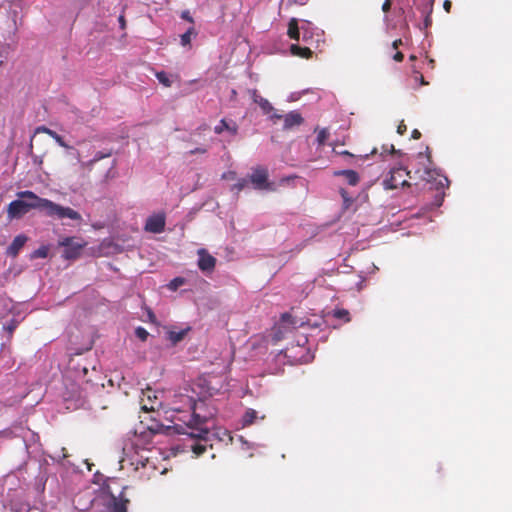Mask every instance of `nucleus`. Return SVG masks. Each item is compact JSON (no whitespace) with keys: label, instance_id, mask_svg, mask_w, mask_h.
Wrapping results in <instances>:
<instances>
[{"label":"nucleus","instance_id":"obj_1","mask_svg":"<svg viewBox=\"0 0 512 512\" xmlns=\"http://www.w3.org/2000/svg\"><path fill=\"white\" fill-rule=\"evenodd\" d=\"M17 197L19 199L10 202L7 206V216L9 219H18L32 209H39L44 211L47 216L57 217L58 219L69 218L75 221L82 219L80 213L76 210L61 206L49 199L41 198L33 191H20L17 193Z\"/></svg>","mask_w":512,"mask_h":512},{"label":"nucleus","instance_id":"obj_2","mask_svg":"<svg viewBox=\"0 0 512 512\" xmlns=\"http://www.w3.org/2000/svg\"><path fill=\"white\" fill-rule=\"evenodd\" d=\"M190 402H191V409H192V418L188 423V427L192 428V429L196 428L199 432L197 434H195L194 432H191V433H189V435L192 438L207 440V439H209L210 432L208 431V429H203L201 427V425L206 423L207 420L210 417H212V414L211 413L201 414L199 412L201 407L204 405V402L200 401L197 403V402H193L192 400H190Z\"/></svg>","mask_w":512,"mask_h":512},{"label":"nucleus","instance_id":"obj_3","mask_svg":"<svg viewBox=\"0 0 512 512\" xmlns=\"http://www.w3.org/2000/svg\"><path fill=\"white\" fill-rule=\"evenodd\" d=\"M125 489L126 487H123L119 495L116 496L109 485L103 487V492L108 496L105 501L106 512H127L129 499L124 497Z\"/></svg>","mask_w":512,"mask_h":512},{"label":"nucleus","instance_id":"obj_4","mask_svg":"<svg viewBox=\"0 0 512 512\" xmlns=\"http://www.w3.org/2000/svg\"><path fill=\"white\" fill-rule=\"evenodd\" d=\"M162 392L153 390L151 387L143 389L140 397L141 409L145 412H156L163 407L161 400Z\"/></svg>","mask_w":512,"mask_h":512},{"label":"nucleus","instance_id":"obj_5","mask_svg":"<svg viewBox=\"0 0 512 512\" xmlns=\"http://www.w3.org/2000/svg\"><path fill=\"white\" fill-rule=\"evenodd\" d=\"M111 155L110 152L108 153H104V152H101V151H98L93 159L87 161V162H79L77 167L71 172L69 173V177L71 179H75L77 183H83L86 178H87V175H86V171H91L92 168H93V165L98 162L99 160L103 159V158H106V157H109Z\"/></svg>","mask_w":512,"mask_h":512},{"label":"nucleus","instance_id":"obj_6","mask_svg":"<svg viewBox=\"0 0 512 512\" xmlns=\"http://www.w3.org/2000/svg\"><path fill=\"white\" fill-rule=\"evenodd\" d=\"M59 245L64 247L62 257L66 260H75L80 257L82 249L86 243L76 242L74 237H66L59 242Z\"/></svg>","mask_w":512,"mask_h":512},{"label":"nucleus","instance_id":"obj_7","mask_svg":"<svg viewBox=\"0 0 512 512\" xmlns=\"http://www.w3.org/2000/svg\"><path fill=\"white\" fill-rule=\"evenodd\" d=\"M123 456L120 458L119 463L121 468L126 465L134 466L138 469L139 466L145 467L149 464V457H144L139 453V450H122Z\"/></svg>","mask_w":512,"mask_h":512},{"label":"nucleus","instance_id":"obj_8","mask_svg":"<svg viewBox=\"0 0 512 512\" xmlns=\"http://www.w3.org/2000/svg\"><path fill=\"white\" fill-rule=\"evenodd\" d=\"M405 174V170L402 168L391 169L387 177L383 180L385 189L392 190L408 185V182L405 179Z\"/></svg>","mask_w":512,"mask_h":512},{"label":"nucleus","instance_id":"obj_9","mask_svg":"<svg viewBox=\"0 0 512 512\" xmlns=\"http://www.w3.org/2000/svg\"><path fill=\"white\" fill-rule=\"evenodd\" d=\"M250 180L257 189H267L269 184L268 180V170L264 167H256L253 169V172L250 176Z\"/></svg>","mask_w":512,"mask_h":512},{"label":"nucleus","instance_id":"obj_10","mask_svg":"<svg viewBox=\"0 0 512 512\" xmlns=\"http://www.w3.org/2000/svg\"><path fill=\"white\" fill-rule=\"evenodd\" d=\"M165 228V216L156 214L150 216L145 224V230L151 233H161Z\"/></svg>","mask_w":512,"mask_h":512},{"label":"nucleus","instance_id":"obj_11","mask_svg":"<svg viewBox=\"0 0 512 512\" xmlns=\"http://www.w3.org/2000/svg\"><path fill=\"white\" fill-rule=\"evenodd\" d=\"M199 260L198 267L203 272H211L214 270L216 265V259L210 255L205 249L198 251Z\"/></svg>","mask_w":512,"mask_h":512},{"label":"nucleus","instance_id":"obj_12","mask_svg":"<svg viewBox=\"0 0 512 512\" xmlns=\"http://www.w3.org/2000/svg\"><path fill=\"white\" fill-rule=\"evenodd\" d=\"M65 450H55L54 454H46L43 453V462L46 465L50 464H61L62 466H67L70 464L68 460H66L67 455L64 454Z\"/></svg>","mask_w":512,"mask_h":512},{"label":"nucleus","instance_id":"obj_13","mask_svg":"<svg viewBox=\"0 0 512 512\" xmlns=\"http://www.w3.org/2000/svg\"><path fill=\"white\" fill-rule=\"evenodd\" d=\"M28 241V237L24 234L17 235L12 243L8 246L6 250V254L10 257H16L18 256L20 250L24 247L26 242Z\"/></svg>","mask_w":512,"mask_h":512},{"label":"nucleus","instance_id":"obj_14","mask_svg":"<svg viewBox=\"0 0 512 512\" xmlns=\"http://www.w3.org/2000/svg\"><path fill=\"white\" fill-rule=\"evenodd\" d=\"M249 94L254 103L258 104L264 114H271L274 111L271 103L262 97L256 89L249 90Z\"/></svg>","mask_w":512,"mask_h":512},{"label":"nucleus","instance_id":"obj_15","mask_svg":"<svg viewBox=\"0 0 512 512\" xmlns=\"http://www.w3.org/2000/svg\"><path fill=\"white\" fill-rule=\"evenodd\" d=\"M284 130L292 129L295 126H299L303 123L304 119L300 113L296 111H291L287 115L284 116Z\"/></svg>","mask_w":512,"mask_h":512},{"label":"nucleus","instance_id":"obj_16","mask_svg":"<svg viewBox=\"0 0 512 512\" xmlns=\"http://www.w3.org/2000/svg\"><path fill=\"white\" fill-rule=\"evenodd\" d=\"M224 131H228L234 136L238 133V125L232 120L227 121L226 119H221L219 124L214 127V132L216 134H221Z\"/></svg>","mask_w":512,"mask_h":512},{"label":"nucleus","instance_id":"obj_17","mask_svg":"<svg viewBox=\"0 0 512 512\" xmlns=\"http://www.w3.org/2000/svg\"><path fill=\"white\" fill-rule=\"evenodd\" d=\"M333 175L336 177L343 176L351 186H356L360 181L358 173L354 170H337L333 172Z\"/></svg>","mask_w":512,"mask_h":512},{"label":"nucleus","instance_id":"obj_18","mask_svg":"<svg viewBox=\"0 0 512 512\" xmlns=\"http://www.w3.org/2000/svg\"><path fill=\"white\" fill-rule=\"evenodd\" d=\"M148 430L151 434H165V435H172L174 433H180L176 427L174 426H164L159 423H155L154 425H151L148 427Z\"/></svg>","mask_w":512,"mask_h":512},{"label":"nucleus","instance_id":"obj_19","mask_svg":"<svg viewBox=\"0 0 512 512\" xmlns=\"http://www.w3.org/2000/svg\"><path fill=\"white\" fill-rule=\"evenodd\" d=\"M265 415H261L259 416L258 415V412L254 409H247L246 412L244 413L243 417H242V425L245 427V426H250L254 423H256V420L257 419H261V420H264L265 419Z\"/></svg>","mask_w":512,"mask_h":512},{"label":"nucleus","instance_id":"obj_20","mask_svg":"<svg viewBox=\"0 0 512 512\" xmlns=\"http://www.w3.org/2000/svg\"><path fill=\"white\" fill-rule=\"evenodd\" d=\"M301 34V27H299L298 19L291 18L288 23L287 35L290 39L299 41Z\"/></svg>","mask_w":512,"mask_h":512},{"label":"nucleus","instance_id":"obj_21","mask_svg":"<svg viewBox=\"0 0 512 512\" xmlns=\"http://www.w3.org/2000/svg\"><path fill=\"white\" fill-rule=\"evenodd\" d=\"M290 52L293 56L310 59L312 57V50L308 47H301L297 44H292L290 46Z\"/></svg>","mask_w":512,"mask_h":512},{"label":"nucleus","instance_id":"obj_22","mask_svg":"<svg viewBox=\"0 0 512 512\" xmlns=\"http://www.w3.org/2000/svg\"><path fill=\"white\" fill-rule=\"evenodd\" d=\"M219 439V442L225 446L234 444V437L228 430L218 429L215 433H213Z\"/></svg>","mask_w":512,"mask_h":512},{"label":"nucleus","instance_id":"obj_23","mask_svg":"<svg viewBox=\"0 0 512 512\" xmlns=\"http://www.w3.org/2000/svg\"><path fill=\"white\" fill-rule=\"evenodd\" d=\"M189 330H190V327L181 329L179 331L171 330L167 333L168 339L173 345H176L177 343H179L180 341H182L184 339V337L186 336V334L188 333Z\"/></svg>","mask_w":512,"mask_h":512},{"label":"nucleus","instance_id":"obj_24","mask_svg":"<svg viewBox=\"0 0 512 512\" xmlns=\"http://www.w3.org/2000/svg\"><path fill=\"white\" fill-rule=\"evenodd\" d=\"M37 131H42V132L46 133L51 138H53L61 147L68 148V145L64 142L62 136L57 134L55 131H53L45 126L39 127L37 129Z\"/></svg>","mask_w":512,"mask_h":512},{"label":"nucleus","instance_id":"obj_25","mask_svg":"<svg viewBox=\"0 0 512 512\" xmlns=\"http://www.w3.org/2000/svg\"><path fill=\"white\" fill-rule=\"evenodd\" d=\"M49 248L45 245L39 247L38 249L34 250L30 254V259H38V258H46L48 256Z\"/></svg>","mask_w":512,"mask_h":512},{"label":"nucleus","instance_id":"obj_26","mask_svg":"<svg viewBox=\"0 0 512 512\" xmlns=\"http://www.w3.org/2000/svg\"><path fill=\"white\" fill-rule=\"evenodd\" d=\"M196 32L194 27H190L185 33L181 35V45L188 46L191 42V37L195 36Z\"/></svg>","mask_w":512,"mask_h":512},{"label":"nucleus","instance_id":"obj_27","mask_svg":"<svg viewBox=\"0 0 512 512\" xmlns=\"http://www.w3.org/2000/svg\"><path fill=\"white\" fill-rule=\"evenodd\" d=\"M333 316L337 319H343L345 322L350 321L349 311L346 309H336L333 311Z\"/></svg>","mask_w":512,"mask_h":512},{"label":"nucleus","instance_id":"obj_28","mask_svg":"<svg viewBox=\"0 0 512 512\" xmlns=\"http://www.w3.org/2000/svg\"><path fill=\"white\" fill-rule=\"evenodd\" d=\"M301 33H302V40L306 43L309 42V40L312 38V32L309 28V23L308 22H305V24H303L301 26Z\"/></svg>","mask_w":512,"mask_h":512},{"label":"nucleus","instance_id":"obj_29","mask_svg":"<svg viewBox=\"0 0 512 512\" xmlns=\"http://www.w3.org/2000/svg\"><path fill=\"white\" fill-rule=\"evenodd\" d=\"M156 78L158 79V81L164 85L165 87H170L172 82L171 80L169 79L168 75L166 72L164 71H160V72H157L156 73Z\"/></svg>","mask_w":512,"mask_h":512},{"label":"nucleus","instance_id":"obj_30","mask_svg":"<svg viewBox=\"0 0 512 512\" xmlns=\"http://www.w3.org/2000/svg\"><path fill=\"white\" fill-rule=\"evenodd\" d=\"M329 137V131L327 128H323L318 132L317 135V143L318 145L322 146L325 144L326 140Z\"/></svg>","mask_w":512,"mask_h":512},{"label":"nucleus","instance_id":"obj_31","mask_svg":"<svg viewBox=\"0 0 512 512\" xmlns=\"http://www.w3.org/2000/svg\"><path fill=\"white\" fill-rule=\"evenodd\" d=\"M159 451H160V454L163 456L164 459H168L171 456L172 457H176L179 452H184L185 450L173 449V450H159Z\"/></svg>","mask_w":512,"mask_h":512},{"label":"nucleus","instance_id":"obj_32","mask_svg":"<svg viewBox=\"0 0 512 512\" xmlns=\"http://www.w3.org/2000/svg\"><path fill=\"white\" fill-rule=\"evenodd\" d=\"M135 335L137 336V338H139L141 341H145L148 336H149V333L148 331L143 328V327H138L136 328L135 330Z\"/></svg>","mask_w":512,"mask_h":512},{"label":"nucleus","instance_id":"obj_33","mask_svg":"<svg viewBox=\"0 0 512 512\" xmlns=\"http://www.w3.org/2000/svg\"><path fill=\"white\" fill-rule=\"evenodd\" d=\"M185 280L181 277L174 278L170 284L169 288L172 290H176L178 287L182 286L184 284Z\"/></svg>","mask_w":512,"mask_h":512},{"label":"nucleus","instance_id":"obj_34","mask_svg":"<svg viewBox=\"0 0 512 512\" xmlns=\"http://www.w3.org/2000/svg\"><path fill=\"white\" fill-rule=\"evenodd\" d=\"M246 185H247V180L246 179H240L233 187L237 191H241V190H243L245 188Z\"/></svg>","mask_w":512,"mask_h":512},{"label":"nucleus","instance_id":"obj_35","mask_svg":"<svg viewBox=\"0 0 512 512\" xmlns=\"http://www.w3.org/2000/svg\"><path fill=\"white\" fill-rule=\"evenodd\" d=\"M206 152H207L206 148H204V147H197L195 149L190 150L188 153L190 155H194V154H205Z\"/></svg>","mask_w":512,"mask_h":512},{"label":"nucleus","instance_id":"obj_36","mask_svg":"<svg viewBox=\"0 0 512 512\" xmlns=\"http://www.w3.org/2000/svg\"><path fill=\"white\" fill-rule=\"evenodd\" d=\"M382 148H383V152H387L390 154H395L397 152L393 144L383 145Z\"/></svg>","mask_w":512,"mask_h":512},{"label":"nucleus","instance_id":"obj_37","mask_svg":"<svg viewBox=\"0 0 512 512\" xmlns=\"http://www.w3.org/2000/svg\"><path fill=\"white\" fill-rule=\"evenodd\" d=\"M407 130V126L404 121H401L397 127V133L403 135Z\"/></svg>","mask_w":512,"mask_h":512},{"label":"nucleus","instance_id":"obj_38","mask_svg":"<svg viewBox=\"0 0 512 512\" xmlns=\"http://www.w3.org/2000/svg\"><path fill=\"white\" fill-rule=\"evenodd\" d=\"M391 6H392V1L391 0H385L383 2V4H382L383 12L387 13L391 9Z\"/></svg>","mask_w":512,"mask_h":512},{"label":"nucleus","instance_id":"obj_39","mask_svg":"<svg viewBox=\"0 0 512 512\" xmlns=\"http://www.w3.org/2000/svg\"><path fill=\"white\" fill-rule=\"evenodd\" d=\"M281 320H282L283 322H289V323H292V316H291V314H289V313H284V314H282V316H281Z\"/></svg>","mask_w":512,"mask_h":512},{"label":"nucleus","instance_id":"obj_40","mask_svg":"<svg viewBox=\"0 0 512 512\" xmlns=\"http://www.w3.org/2000/svg\"><path fill=\"white\" fill-rule=\"evenodd\" d=\"M282 118H284V116H282V115H280V114H278V113H276V112H274V113H272V114L270 115V119H271L274 123H276V121H277V120H280V119H282Z\"/></svg>","mask_w":512,"mask_h":512},{"label":"nucleus","instance_id":"obj_41","mask_svg":"<svg viewBox=\"0 0 512 512\" xmlns=\"http://www.w3.org/2000/svg\"><path fill=\"white\" fill-rule=\"evenodd\" d=\"M403 58H404L403 53H402V52H399V51H398V52H396V53L394 54V56H393V59H394L395 61H397V62H401V61H403Z\"/></svg>","mask_w":512,"mask_h":512},{"label":"nucleus","instance_id":"obj_42","mask_svg":"<svg viewBox=\"0 0 512 512\" xmlns=\"http://www.w3.org/2000/svg\"><path fill=\"white\" fill-rule=\"evenodd\" d=\"M206 450L204 449H201V450H192L193 454L191 456L192 459H196L198 458L203 452H205Z\"/></svg>","mask_w":512,"mask_h":512},{"label":"nucleus","instance_id":"obj_43","mask_svg":"<svg viewBox=\"0 0 512 512\" xmlns=\"http://www.w3.org/2000/svg\"><path fill=\"white\" fill-rule=\"evenodd\" d=\"M181 17L191 23L193 22V18L190 16V13L188 11H184Z\"/></svg>","mask_w":512,"mask_h":512},{"label":"nucleus","instance_id":"obj_44","mask_svg":"<svg viewBox=\"0 0 512 512\" xmlns=\"http://www.w3.org/2000/svg\"><path fill=\"white\" fill-rule=\"evenodd\" d=\"M411 136H412V138H413V139H416V140H417V139H419V138L421 137V133L419 132V130L414 129V130L412 131V135H411Z\"/></svg>","mask_w":512,"mask_h":512},{"label":"nucleus","instance_id":"obj_45","mask_svg":"<svg viewBox=\"0 0 512 512\" xmlns=\"http://www.w3.org/2000/svg\"><path fill=\"white\" fill-rule=\"evenodd\" d=\"M402 45V40L401 39H396L395 41H393L392 43V47L393 49H398V47Z\"/></svg>","mask_w":512,"mask_h":512},{"label":"nucleus","instance_id":"obj_46","mask_svg":"<svg viewBox=\"0 0 512 512\" xmlns=\"http://www.w3.org/2000/svg\"><path fill=\"white\" fill-rule=\"evenodd\" d=\"M430 24H431V17H430V15L427 14L425 16V20H424V27L427 28Z\"/></svg>","mask_w":512,"mask_h":512},{"label":"nucleus","instance_id":"obj_47","mask_svg":"<svg viewBox=\"0 0 512 512\" xmlns=\"http://www.w3.org/2000/svg\"><path fill=\"white\" fill-rule=\"evenodd\" d=\"M190 448L196 449V448H206V447L204 445H201V444L195 442L194 444H192L190 446Z\"/></svg>","mask_w":512,"mask_h":512},{"label":"nucleus","instance_id":"obj_48","mask_svg":"<svg viewBox=\"0 0 512 512\" xmlns=\"http://www.w3.org/2000/svg\"><path fill=\"white\" fill-rule=\"evenodd\" d=\"M14 329H15V325L14 324H10V325L7 326V330L9 332V334H12Z\"/></svg>","mask_w":512,"mask_h":512},{"label":"nucleus","instance_id":"obj_49","mask_svg":"<svg viewBox=\"0 0 512 512\" xmlns=\"http://www.w3.org/2000/svg\"><path fill=\"white\" fill-rule=\"evenodd\" d=\"M119 22L121 24V27L124 28L125 27V19H124L123 15L119 16Z\"/></svg>","mask_w":512,"mask_h":512},{"label":"nucleus","instance_id":"obj_50","mask_svg":"<svg viewBox=\"0 0 512 512\" xmlns=\"http://www.w3.org/2000/svg\"><path fill=\"white\" fill-rule=\"evenodd\" d=\"M448 7H449V4H448V0H444L443 2V8L446 12H448Z\"/></svg>","mask_w":512,"mask_h":512},{"label":"nucleus","instance_id":"obj_51","mask_svg":"<svg viewBox=\"0 0 512 512\" xmlns=\"http://www.w3.org/2000/svg\"><path fill=\"white\" fill-rule=\"evenodd\" d=\"M340 154H341V155H344V156H350V157H352V156H353V155H352L349 151H347V150L340 152Z\"/></svg>","mask_w":512,"mask_h":512},{"label":"nucleus","instance_id":"obj_52","mask_svg":"<svg viewBox=\"0 0 512 512\" xmlns=\"http://www.w3.org/2000/svg\"><path fill=\"white\" fill-rule=\"evenodd\" d=\"M416 78L418 79V76ZM419 82H421L422 85L426 84L424 77L422 75H419Z\"/></svg>","mask_w":512,"mask_h":512},{"label":"nucleus","instance_id":"obj_53","mask_svg":"<svg viewBox=\"0 0 512 512\" xmlns=\"http://www.w3.org/2000/svg\"><path fill=\"white\" fill-rule=\"evenodd\" d=\"M236 96H237V92H236V90H234V89H233V90L231 91V99H235V98H236Z\"/></svg>","mask_w":512,"mask_h":512},{"label":"nucleus","instance_id":"obj_54","mask_svg":"<svg viewBox=\"0 0 512 512\" xmlns=\"http://www.w3.org/2000/svg\"><path fill=\"white\" fill-rule=\"evenodd\" d=\"M443 201H444V192H442L440 201H439V203L437 205L438 206L442 205Z\"/></svg>","mask_w":512,"mask_h":512},{"label":"nucleus","instance_id":"obj_55","mask_svg":"<svg viewBox=\"0 0 512 512\" xmlns=\"http://www.w3.org/2000/svg\"><path fill=\"white\" fill-rule=\"evenodd\" d=\"M19 512H28V508H25V507L20 508V509H19Z\"/></svg>","mask_w":512,"mask_h":512},{"label":"nucleus","instance_id":"obj_56","mask_svg":"<svg viewBox=\"0 0 512 512\" xmlns=\"http://www.w3.org/2000/svg\"><path fill=\"white\" fill-rule=\"evenodd\" d=\"M2 64H3V61H2V60H0V66H1Z\"/></svg>","mask_w":512,"mask_h":512}]
</instances>
